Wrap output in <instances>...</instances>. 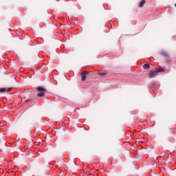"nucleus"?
Masks as SVG:
<instances>
[{
    "mask_svg": "<svg viewBox=\"0 0 176 176\" xmlns=\"http://www.w3.org/2000/svg\"><path fill=\"white\" fill-rule=\"evenodd\" d=\"M28 102H32V100H31V99H28V100H25V104H27V103H28Z\"/></svg>",
    "mask_w": 176,
    "mask_h": 176,
    "instance_id": "10",
    "label": "nucleus"
},
{
    "mask_svg": "<svg viewBox=\"0 0 176 176\" xmlns=\"http://www.w3.org/2000/svg\"><path fill=\"white\" fill-rule=\"evenodd\" d=\"M157 70H153L151 72H149V78H155V76H157Z\"/></svg>",
    "mask_w": 176,
    "mask_h": 176,
    "instance_id": "3",
    "label": "nucleus"
},
{
    "mask_svg": "<svg viewBox=\"0 0 176 176\" xmlns=\"http://www.w3.org/2000/svg\"><path fill=\"white\" fill-rule=\"evenodd\" d=\"M145 0H142L140 3H139V8H144V5H145Z\"/></svg>",
    "mask_w": 176,
    "mask_h": 176,
    "instance_id": "8",
    "label": "nucleus"
},
{
    "mask_svg": "<svg viewBox=\"0 0 176 176\" xmlns=\"http://www.w3.org/2000/svg\"><path fill=\"white\" fill-rule=\"evenodd\" d=\"M164 68L161 67L160 69H157V72H164Z\"/></svg>",
    "mask_w": 176,
    "mask_h": 176,
    "instance_id": "9",
    "label": "nucleus"
},
{
    "mask_svg": "<svg viewBox=\"0 0 176 176\" xmlns=\"http://www.w3.org/2000/svg\"><path fill=\"white\" fill-rule=\"evenodd\" d=\"M37 91L40 92L37 94L38 97H45V93H46V89L43 88V87H38Z\"/></svg>",
    "mask_w": 176,
    "mask_h": 176,
    "instance_id": "1",
    "label": "nucleus"
},
{
    "mask_svg": "<svg viewBox=\"0 0 176 176\" xmlns=\"http://www.w3.org/2000/svg\"><path fill=\"white\" fill-rule=\"evenodd\" d=\"M87 74H89L88 72H83L81 74V80H82V82H85V80H86V75H87Z\"/></svg>",
    "mask_w": 176,
    "mask_h": 176,
    "instance_id": "5",
    "label": "nucleus"
},
{
    "mask_svg": "<svg viewBox=\"0 0 176 176\" xmlns=\"http://www.w3.org/2000/svg\"><path fill=\"white\" fill-rule=\"evenodd\" d=\"M175 8H176V3H175Z\"/></svg>",
    "mask_w": 176,
    "mask_h": 176,
    "instance_id": "11",
    "label": "nucleus"
},
{
    "mask_svg": "<svg viewBox=\"0 0 176 176\" xmlns=\"http://www.w3.org/2000/svg\"><path fill=\"white\" fill-rule=\"evenodd\" d=\"M143 68L144 69H149V68H151V65H149V63H145L143 65Z\"/></svg>",
    "mask_w": 176,
    "mask_h": 176,
    "instance_id": "7",
    "label": "nucleus"
},
{
    "mask_svg": "<svg viewBox=\"0 0 176 176\" xmlns=\"http://www.w3.org/2000/svg\"><path fill=\"white\" fill-rule=\"evenodd\" d=\"M160 54L164 57H168V54L166 51H161Z\"/></svg>",
    "mask_w": 176,
    "mask_h": 176,
    "instance_id": "6",
    "label": "nucleus"
},
{
    "mask_svg": "<svg viewBox=\"0 0 176 176\" xmlns=\"http://www.w3.org/2000/svg\"><path fill=\"white\" fill-rule=\"evenodd\" d=\"M109 74L107 70L98 71V75H100L102 78H107V75H109Z\"/></svg>",
    "mask_w": 176,
    "mask_h": 176,
    "instance_id": "2",
    "label": "nucleus"
},
{
    "mask_svg": "<svg viewBox=\"0 0 176 176\" xmlns=\"http://www.w3.org/2000/svg\"><path fill=\"white\" fill-rule=\"evenodd\" d=\"M13 89L12 87L9 88H0V93H9Z\"/></svg>",
    "mask_w": 176,
    "mask_h": 176,
    "instance_id": "4",
    "label": "nucleus"
}]
</instances>
